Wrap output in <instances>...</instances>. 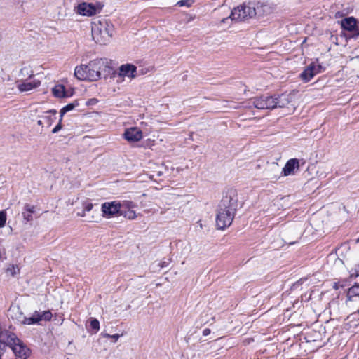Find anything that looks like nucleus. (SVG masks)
<instances>
[{
	"instance_id": "nucleus-1",
	"label": "nucleus",
	"mask_w": 359,
	"mask_h": 359,
	"mask_svg": "<svg viewBox=\"0 0 359 359\" xmlns=\"http://www.w3.org/2000/svg\"><path fill=\"white\" fill-rule=\"evenodd\" d=\"M112 69L107 65L103 59H96L89 62L88 65L76 67L74 76L79 80L95 81L102 77L103 72L110 73Z\"/></svg>"
},
{
	"instance_id": "nucleus-2",
	"label": "nucleus",
	"mask_w": 359,
	"mask_h": 359,
	"mask_svg": "<svg viewBox=\"0 0 359 359\" xmlns=\"http://www.w3.org/2000/svg\"><path fill=\"white\" fill-rule=\"evenodd\" d=\"M236 201L226 196L220 201L216 217V224L219 229L229 226L234 218L236 210Z\"/></svg>"
},
{
	"instance_id": "nucleus-3",
	"label": "nucleus",
	"mask_w": 359,
	"mask_h": 359,
	"mask_svg": "<svg viewBox=\"0 0 359 359\" xmlns=\"http://www.w3.org/2000/svg\"><path fill=\"white\" fill-rule=\"evenodd\" d=\"M92 37L100 45L108 43L113 35L114 26L106 20L95 21L92 24Z\"/></svg>"
},
{
	"instance_id": "nucleus-4",
	"label": "nucleus",
	"mask_w": 359,
	"mask_h": 359,
	"mask_svg": "<svg viewBox=\"0 0 359 359\" xmlns=\"http://www.w3.org/2000/svg\"><path fill=\"white\" fill-rule=\"evenodd\" d=\"M0 337L4 340H6V343L9 346L14 354L19 357L27 358L30 355V349L20 339L17 337L16 334L8 332H1Z\"/></svg>"
},
{
	"instance_id": "nucleus-5",
	"label": "nucleus",
	"mask_w": 359,
	"mask_h": 359,
	"mask_svg": "<svg viewBox=\"0 0 359 359\" xmlns=\"http://www.w3.org/2000/svg\"><path fill=\"white\" fill-rule=\"evenodd\" d=\"M256 14L255 9L245 4L241 5L232 10L229 18L232 20H245L248 18H252Z\"/></svg>"
},
{
	"instance_id": "nucleus-6",
	"label": "nucleus",
	"mask_w": 359,
	"mask_h": 359,
	"mask_svg": "<svg viewBox=\"0 0 359 359\" xmlns=\"http://www.w3.org/2000/svg\"><path fill=\"white\" fill-rule=\"evenodd\" d=\"M250 104L259 109H276V105L273 104V97L266 95H263L251 99L250 100Z\"/></svg>"
},
{
	"instance_id": "nucleus-7",
	"label": "nucleus",
	"mask_w": 359,
	"mask_h": 359,
	"mask_svg": "<svg viewBox=\"0 0 359 359\" xmlns=\"http://www.w3.org/2000/svg\"><path fill=\"white\" fill-rule=\"evenodd\" d=\"M341 25L343 29L351 32L349 37L357 39L359 36V25L355 18H345L341 21Z\"/></svg>"
},
{
	"instance_id": "nucleus-8",
	"label": "nucleus",
	"mask_w": 359,
	"mask_h": 359,
	"mask_svg": "<svg viewBox=\"0 0 359 359\" xmlns=\"http://www.w3.org/2000/svg\"><path fill=\"white\" fill-rule=\"evenodd\" d=\"M121 209V203L116 201L105 202L101 207L102 215L107 218H111L117 215H120Z\"/></svg>"
},
{
	"instance_id": "nucleus-9",
	"label": "nucleus",
	"mask_w": 359,
	"mask_h": 359,
	"mask_svg": "<svg viewBox=\"0 0 359 359\" xmlns=\"http://www.w3.org/2000/svg\"><path fill=\"white\" fill-rule=\"evenodd\" d=\"M323 68L318 64V61L312 62L301 73L300 78L304 82L309 81L315 75L322 72Z\"/></svg>"
},
{
	"instance_id": "nucleus-10",
	"label": "nucleus",
	"mask_w": 359,
	"mask_h": 359,
	"mask_svg": "<svg viewBox=\"0 0 359 359\" xmlns=\"http://www.w3.org/2000/svg\"><path fill=\"white\" fill-rule=\"evenodd\" d=\"M272 97L276 108L287 107L290 104L292 99V95L286 93L281 95H274Z\"/></svg>"
},
{
	"instance_id": "nucleus-11",
	"label": "nucleus",
	"mask_w": 359,
	"mask_h": 359,
	"mask_svg": "<svg viewBox=\"0 0 359 359\" xmlns=\"http://www.w3.org/2000/svg\"><path fill=\"white\" fill-rule=\"evenodd\" d=\"M123 136L128 142H138L142 138V132L137 128H130L126 130Z\"/></svg>"
},
{
	"instance_id": "nucleus-12",
	"label": "nucleus",
	"mask_w": 359,
	"mask_h": 359,
	"mask_svg": "<svg viewBox=\"0 0 359 359\" xmlns=\"http://www.w3.org/2000/svg\"><path fill=\"white\" fill-rule=\"evenodd\" d=\"M97 8L92 4L82 3L77 6V13L82 15L92 16L97 13Z\"/></svg>"
},
{
	"instance_id": "nucleus-13",
	"label": "nucleus",
	"mask_w": 359,
	"mask_h": 359,
	"mask_svg": "<svg viewBox=\"0 0 359 359\" xmlns=\"http://www.w3.org/2000/svg\"><path fill=\"white\" fill-rule=\"evenodd\" d=\"M299 167V161L297 158L290 159L283 168L284 176H288L294 174V170H298Z\"/></svg>"
},
{
	"instance_id": "nucleus-14",
	"label": "nucleus",
	"mask_w": 359,
	"mask_h": 359,
	"mask_svg": "<svg viewBox=\"0 0 359 359\" xmlns=\"http://www.w3.org/2000/svg\"><path fill=\"white\" fill-rule=\"evenodd\" d=\"M137 67L131 64L122 65L119 68V75L121 76H128L135 78L134 73L136 72Z\"/></svg>"
},
{
	"instance_id": "nucleus-15",
	"label": "nucleus",
	"mask_w": 359,
	"mask_h": 359,
	"mask_svg": "<svg viewBox=\"0 0 359 359\" xmlns=\"http://www.w3.org/2000/svg\"><path fill=\"white\" fill-rule=\"evenodd\" d=\"M41 84V82L38 80H34L32 81H26L18 85V88L20 92L29 91L34 88H37Z\"/></svg>"
},
{
	"instance_id": "nucleus-16",
	"label": "nucleus",
	"mask_w": 359,
	"mask_h": 359,
	"mask_svg": "<svg viewBox=\"0 0 359 359\" xmlns=\"http://www.w3.org/2000/svg\"><path fill=\"white\" fill-rule=\"evenodd\" d=\"M41 322L40 313L35 311L31 317H22V323L25 325L38 324Z\"/></svg>"
},
{
	"instance_id": "nucleus-17",
	"label": "nucleus",
	"mask_w": 359,
	"mask_h": 359,
	"mask_svg": "<svg viewBox=\"0 0 359 359\" xmlns=\"http://www.w3.org/2000/svg\"><path fill=\"white\" fill-rule=\"evenodd\" d=\"M53 95L59 98L67 97L69 95L65 91V88L62 85H57L52 89Z\"/></svg>"
},
{
	"instance_id": "nucleus-18",
	"label": "nucleus",
	"mask_w": 359,
	"mask_h": 359,
	"mask_svg": "<svg viewBox=\"0 0 359 359\" xmlns=\"http://www.w3.org/2000/svg\"><path fill=\"white\" fill-rule=\"evenodd\" d=\"M354 297H359V284L355 283L353 286L348 289L347 292V298L351 300Z\"/></svg>"
},
{
	"instance_id": "nucleus-19",
	"label": "nucleus",
	"mask_w": 359,
	"mask_h": 359,
	"mask_svg": "<svg viewBox=\"0 0 359 359\" xmlns=\"http://www.w3.org/2000/svg\"><path fill=\"white\" fill-rule=\"evenodd\" d=\"M79 104L78 100H75L74 102L69 103L62 107L60 111V117L62 118L67 112L73 110L76 107L79 106Z\"/></svg>"
},
{
	"instance_id": "nucleus-20",
	"label": "nucleus",
	"mask_w": 359,
	"mask_h": 359,
	"mask_svg": "<svg viewBox=\"0 0 359 359\" xmlns=\"http://www.w3.org/2000/svg\"><path fill=\"white\" fill-rule=\"evenodd\" d=\"M120 215H123L124 217H126L129 219H133L136 217L135 212L131 210L123 211L121 209Z\"/></svg>"
},
{
	"instance_id": "nucleus-21",
	"label": "nucleus",
	"mask_w": 359,
	"mask_h": 359,
	"mask_svg": "<svg viewBox=\"0 0 359 359\" xmlns=\"http://www.w3.org/2000/svg\"><path fill=\"white\" fill-rule=\"evenodd\" d=\"M52 313L50 311H44L42 313H40V318L41 320L48 321L52 318Z\"/></svg>"
},
{
	"instance_id": "nucleus-22",
	"label": "nucleus",
	"mask_w": 359,
	"mask_h": 359,
	"mask_svg": "<svg viewBox=\"0 0 359 359\" xmlns=\"http://www.w3.org/2000/svg\"><path fill=\"white\" fill-rule=\"evenodd\" d=\"M121 210L123 208L130 210L131 208H133L135 205L132 201H124L123 203H121Z\"/></svg>"
},
{
	"instance_id": "nucleus-23",
	"label": "nucleus",
	"mask_w": 359,
	"mask_h": 359,
	"mask_svg": "<svg viewBox=\"0 0 359 359\" xmlns=\"http://www.w3.org/2000/svg\"><path fill=\"white\" fill-rule=\"evenodd\" d=\"M22 215L23 220L25 223L33 220L32 215L24 210L22 212Z\"/></svg>"
},
{
	"instance_id": "nucleus-24",
	"label": "nucleus",
	"mask_w": 359,
	"mask_h": 359,
	"mask_svg": "<svg viewBox=\"0 0 359 359\" xmlns=\"http://www.w3.org/2000/svg\"><path fill=\"white\" fill-rule=\"evenodd\" d=\"M90 327L97 332L100 329V323L96 318H92L90 320Z\"/></svg>"
},
{
	"instance_id": "nucleus-25",
	"label": "nucleus",
	"mask_w": 359,
	"mask_h": 359,
	"mask_svg": "<svg viewBox=\"0 0 359 359\" xmlns=\"http://www.w3.org/2000/svg\"><path fill=\"white\" fill-rule=\"evenodd\" d=\"M6 222V212L5 210L0 211V228L5 226Z\"/></svg>"
},
{
	"instance_id": "nucleus-26",
	"label": "nucleus",
	"mask_w": 359,
	"mask_h": 359,
	"mask_svg": "<svg viewBox=\"0 0 359 359\" xmlns=\"http://www.w3.org/2000/svg\"><path fill=\"white\" fill-rule=\"evenodd\" d=\"M82 205H83V210L86 212H90L93 208V204L88 201H84Z\"/></svg>"
},
{
	"instance_id": "nucleus-27",
	"label": "nucleus",
	"mask_w": 359,
	"mask_h": 359,
	"mask_svg": "<svg viewBox=\"0 0 359 359\" xmlns=\"http://www.w3.org/2000/svg\"><path fill=\"white\" fill-rule=\"evenodd\" d=\"M102 335L103 336V337H105V338L113 339L114 340V342H116L121 337V335L119 334H114L111 335L108 333H102Z\"/></svg>"
},
{
	"instance_id": "nucleus-28",
	"label": "nucleus",
	"mask_w": 359,
	"mask_h": 359,
	"mask_svg": "<svg viewBox=\"0 0 359 359\" xmlns=\"http://www.w3.org/2000/svg\"><path fill=\"white\" fill-rule=\"evenodd\" d=\"M351 278L359 276V264L350 271Z\"/></svg>"
},
{
	"instance_id": "nucleus-29",
	"label": "nucleus",
	"mask_w": 359,
	"mask_h": 359,
	"mask_svg": "<svg viewBox=\"0 0 359 359\" xmlns=\"http://www.w3.org/2000/svg\"><path fill=\"white\" fill-rule=\"evenodd\" d=\"M23 209H24V210L31 213L32 215V213H34L35 212V206L34 205H32L28 204V203H26L24 205Z\"/></svg>"
},
{
	"instance_id": "nucleus-30",
	"label": "nucleus",
	"mask_w": 359,
	"mask_h": 359,
	"mask_svg": "<svg viewBox=\"0 0 359 359\" xmlns=\"http://www.w3.org/2000/svg\"><path fill=\"white\" fill-rule=\"evenodd\" d=\"M170 261V259H168L167 261L166 260L161 261V262H159L157 264V266L158 267L159 269L165 268L168 266Z\"/></svg>"
},
{
	"instance_id": "nucleus-31",
	"label": "nucleus",
	"mask_w": 359,
	"mask_h": 359,
	"mask_svg": "<svg viewBox=\"0 0 359 359\" xmlns=\"http://www.w3.org/2000/svg\"><path fill=\"white\" fill-rule=\"evenodd\" d=\"M62 118L60 117V121L58 124L53 129L52 133H57L58 131H60L62 128Z\"/></svg>"
},
{
	"instance_id": "nucleus-32",
	"label": "nucleus",
	"mask_w": 359,
	"mask_h": 359,
	"mask_svg": "<svg viewBox=\"0 0 359 359\" xmlns=\"http://www.w3.org/2000/svg\"><path fill=\"white\" fill-rule=\"evenodd\" d=\"M42 118H43L44 122H46L48 126L51 125L52 118H51L50 115H49V114L45 115Z\"/></svg>"
},
{
	"instance_id": "nucleus-33",
	"label": "nucleus",
	"mask_w": 359,
	"mask_h": 359,
	"mask_svg": "<svg viewBox=\"0 0 359 359\" xmlns=\"http://www.w3.org/2000/svg\"><path fill=\"white\" fill-rule=\"evenodd\" d=\"M189 0H181L177 3V5L179 6H189L190 4H189Z\"/></svg>"
},
{
	"instance_id": "nucleus-34",
	"label": "nucleus",
	"mask_w": 359,
	"mask_h": 359,
	"mask_svg": "<svg viewBox=\"0 0 359 359\" xmlns=\"http://www.w3.org/2000/svg\"><path fill=\"white\" fill-rule=\"evenodd\" d=\"M340 287H344L343 285H339V283H334V285H333V288L335 289V290H338Z\"/></svg>"
},
{
	"instance_id": "nucleus-35",
	"label": "nucleus",
	"mask_w": 359,
	"mask_h": 359,
	"mask_svg": "<svg viewBox=\"0 0 359 359\" xmlns=\"http://www.w3.org/2000/svg\"><path fill=\"white\" fill-rule=\"evenodd\" d=\"M210 333V330L209 328H205L203 331V334L204 336H208Z\"/></svg>"
},
{
	"instance_id": "nucleus-36",
	"label": "nucleus",
	"mask_w": 359,
	"mask_h": 359,
	"mask_svg": "<svg viewBox=\"0 0 359 359\" xmlns=\"http://www.w3.org/2000/svg\"><path fill=\"white\" fill-rule=\"evenodd\" d=\"M77 215L80 216V217H85L86 216V212L83 210L81 212H78Z\"/></svg>"
},
{
	"instance_id": "nucleus-37",
	"label": "nucleus",
	"mask_w": 359,
	"mask_h": 359,
	"mask_svg": "<svg viewBox=\"0 0 359 359\" xmlns=\"http://www.w3.org/2000/svg\"><path fill=\"white\" fill-rule=\"evenodd\" d=\"M50 113H53L54 115H55L57 114V111L55 110H50L46 112V114H50Z\"/></svg>"
},
{
	"instance_id": "nucleus-38",
	"label": "nucleus",
	"mask_w": 359,
	"mask_h": 359,
	"mask_svg": "<svg viewBox=\"0 0 359 359\" xmlns=\"http://www.w3.org/2000/svg\"><path fill=\"white\" fill-rule=\"evenodd\" d=\"M162 174H163V172H162L161 170H158V171H157V172H156V175H157L158 177L161 176V175H162Z\"/></svg>"
},
{
	"instance_id": "nucleus-39",
	"label": "nucleus",
	"mask_w": 359,
	"mask_h": 359,
	"mask_svg": "<svg viewBox=\"0 0 359 359\" xmlns=\"http://www.w3.org/2000/svg\"><path fill=\"white\" fill-rule=\"evenodd\" d=\"M43 122H44L43 119V120H39V121H38V122H37V123H38V125H39V126H42V125H43Z\"/></svg>"
},
{
	"instance_id": "nucleus-40",
	"label": "nucleus",
	"mask_w": 359,
	"mask_h": 359,
	"mask_svg": "<svg viewBox=\"0 0 359 359\" xmlns=\"http://www.w3.org/2000/svg\"><path fill=\"white\" fill-rule=\"evenodd\" d=\"M297 242V241H289L288 243L289 244H294Z\"/></svg>"
},
{
	"instance_id": "nucleus-41",
	"label": "nucleus",
	"mask_w": 359,
	"mask_h": 359,
	"mask_svg": "<svg viewBox=\"0 0 359 359\" xmlns=\"http://www.w3.org/2000/svg\"><path fill=\"white\" fill-rule=\"evenodd\" d=\"M24 71H27V69L23 68L21 69V72L23 73Z\"/></svg>"
},
{
	"instance_id": "nucleus-42",
	"label": "nucleus",
	"mask_w": 359,
	"mask_h": 359,
	"mask_svg": "<svg viewBox=\"0 0 359 359\" xmlns=\"http://www.w3.org/2000/svg\"><path fill=\"white\" fill-rule=\"evenodd\" d=\"M16 310L20 313V314L22 316V313L20 311V309L18 307L16 308Z\"/></svg>"
},
{
	"instance_id": "nucleus-43",
	"label": "nucleus",
	"mask_w": 359,
	"mask_h": 359,
	"mask_svg": "<svg viewBox=\"0 0 359 359\" xmlns=\"http://www.w3.org/2000/svg\"><path fill=\"white\" fill-rule=\"evenodd\" d=\"M227 19H228V18H224V19L222 20V22H225V20H226Z\"/></svg>"
},
{
	"instance_id": "nucleus-44",
	"label": "nucleus",
	"mask_w": 359,
	"mask_h": 359,
	"mask_svg": "<svg viewBox=\"0 0 359 359\" xmlns=\"http://www.w3.org/2000/svg\"><path fill=\"white\" fill-rule=\"evenodd\" d=\"M231 108L236 109V107H231Z\"/></svg>"
}]
</instances>
